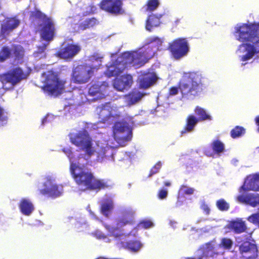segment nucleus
<instances>
[{"label": "nucleus", "mask_w": 259, "mask_h": 259, "mask_svg": "<svg viewBox=\"0 0 259 259\" xmlns=\"http://www.w3.org/2000/svg\"><path fill=\"white\" fill-rule=\"evenodd\" d=\"M154 42L156 43L154 47H158L161 45L162 40L157 36L150 37L147 39V45L143 48L122 53L107 67L105 72L106 75L108 77L117 76L129 66L136 68L144 66L155 54L153 50V46L149 45Z\"/></svg>", "instance_id": "1"}, {"label": "nucleus", "mask_w": 259, "mask_h": 259, "mask_svg": "<svg viewBox=\"0 0 259 259\" xmlns=\"http://www.w3.org/2000/svg\"><path fill=\"white\" fill-rule=\"evenodd\" d=\"M234 34L238 40L247 42L240 46L244 47L246 52L245 55L240 56L241 61L249 60L259 53V23H243L237 26Z\"/></svg>", "instance_id": "2"}, {"label": "nucleus", "mask_w": 259, "mask_h": 259, "mask_svg": "<svg viewBox=\"0 0 259 259\" xmlns=\"http://www.w3.org/2000/svg\"><path fill=\"white\" fill-rule=\"evenodd\" d=\"M202 75L197 72L185 73L178 84V87H172L168 91V96L178 94L180 90L183 98L188 99L199 95L203 91L204 84Z\"/></svg>", "instance_id": "3"}, {"label": "nucleus", "mask_w": 259, "mask_h": 259, "mask_svg": "<svg viewBox=\"0 0 259 259\" xmlns=\"http://www.w3.org/2000/svg\"><path fill=\"white\" fill-rule=\"evenodd\" d=\"M70 171L75 183L87 190L99 191L109 186L105 180L97 179L91 170L79 163H71Z\"/></svg>", "instance_id": "4"}, {"label": "nucleus", "mask_w": 259, "mask_h": 259, "mask_svg": "<svg viewBox=\"0 0 259 259\" xmlns=\"http://www.w3.org/2000/svg\"><path fill=\"white\" fill-rule=\"evenodd\" d=\"M41 75L44 78L41 89L45 93L57 97L63 93L66 80L60 76V72L51 69L42 73Z\"/></svg>", "instance_id": "5"}, {"label": "nucleus", "mask_w": 259, "mask_h": 259, "mask_svg": "<svg viewBox=\"0 0 259 259\" xmlns=\"http://www.w3.org/2000/svg\"><path fill=\"white\" fill-rule=\"evenodd\" d=\"M29 19L32 21L40 20L41 23L38 25V31L40 38L45 41H52L56 35L55 24L53 20L39 10L35 8L29 13Z\"/></svg>", "instance_id": "6"}, {"label": "nucleus", "mask_w": 259, "mask_h": 259, "mask_svg": "<svg viewBox=\"0 0 259 259\" xmlns=\"http://www.w3.org/2000/svg\"><path fill=\"white\" fill-rule=\"evenodd\" d=\"M71 142L79 148L80 150L85 152L84 154H79L78 160L82 158L88 161L94 154L95 150L93 146V140L88 131L83 130L70 137Z\"/></svg>", "instance_id": "7"}, {"label": "nucleus", "mask_w": 259, "mask_h": 259, "mask_svg": "<svg viewBox=\"0 0 259 259\" xmlns=\"http://www.w3.org/2000/svg\"><path fill=\"white\" fill-rule=\"evenodd\" d=\"M135 211L132 209H126L121 212V214L116 221V227L105 224L104 227L109 232V236L115 238L120 237L122 234L120 228L126 225H133L135 224Z\"/></svg>", "instance_id": "8"}, {"label": "nucleus", "mask_w": 259, "mask_h": 259, "mask_svg": "<svg viewBox=\"0 0 259 259\" xmlns=\"http://www.w3.org/2000/svg\"><path fill=\"white\" fill-rule=\"evenodd\" d=\"M98 67L87 64L78 65L74 68L71 73V80L75 83H87L97 71Z\"/></svg>", "instance_id": "9"}, {"label": "nucleus", "mask_w": 259, "mask_h": 259, "mask_svg": "<svg viewBox=\"0 0 259 259\" xmlns=\"http://www.w3.org/2000/svg\"><path fill=\"white\" fill-rule=\"evenodd\" d=\"M167 49L172 58L180 60L188 54L189 46L186 38H178L169 44Z\"/></svg>", "instance_id": "10"}, {"label": "nucleus", "mask_w": 259, "mask_h": 259, "mask_svg": "<svg viewBox=\"0 0 259 259\" xmlns=\"http://www.w3.org/2000/svg\"><path fill=\"white\" fill-rule=\"evenodd\" d=\"M45 181L42 184L43 188L38 190L41 195L55 198L61 196L63 193V187L57 185L55 179L51 176L45 177Z\"/></svg>", "instance_id": "11"}, {"label": "nucleus", "mask_w": 259, "mask_h": 259, "mask_svg": "<svg viewBox=\"0 0 259 259\" xmlns=\"http://www.w3.org/2000/svg\"><path fill=\"white\" fill-rule=\"evenodd\" d=\"M28 74L25 72L21 68L17 67L7 72L0 74V82L3 86L10 83L12 86L16 85L21 80L27 78Z\"/></svg>", "instance_id": "12"}, {"label": "nucleus", "mask_w": 259, "mask_h": 259, "mask_svg": "<svg viewBox=\"0 0 259 259\" xmlns=\"http://www.w3.org/2000/svg\"><path fill=\"white\" fill-rule=\"evenodd\" d=\"M113 136L118 143H125L132 139V132L124 123L117 122L113 126Z\"/></svg>", "instance_id": "13"}, {"label": "nucleus", "mask_w": 259, "mask_h": 259, "mask_svg": "<svg viewBox=\"0 0 259 259\" xmlns=\"http://www.w3.org/2000/svg\"><path fill=\"white\" fill-rule=\"evenodd\" d=\"M122 6V0H102L99 4L101 9L115 15L123 13Z\"/></svg>", "instance_id": "14"}, {"label": "nucleus", "mask_w": 259, "mask_h": 259, "mask_svg": "<svg viewBox=\"0 0 259 259\" xmlns=\"http://www.w3.org/2000/svg\"><path fill=\"white\" fill-rule=\"evenodd\" d=\"M81 50L80 47L75 44L68 43L65 47L60 48L56 54V56L61 59L70 60Z\"/></svg>", "instance_id": "15"}, {"label": "nucleus", "mask_w": 259, "mask_h": 259, "mask_svg": "<svg viewBox=\"0 0 259 259\" xmlns=\"http://www.w3.org/2000/svg\"><path fill=\"white\" fill-rule=\"evenodd\" d=\"M158 79V76L154 71H148L142 73L139 78V87L146 90L153 85Z\"/></svg>", "instance_id": "16"}, {"label": "nucleus", "mask_w": 259, "mask_h": 259, "mask_svg": "<svg viewBox=\"0 0 259 259\" xmlns=\"http://www.w3.org/2000/svg\"><path fill=\"white\" fill-rule=\"evenodd\" d=\"M259 191V172L247 176L243 185L240 188V192Z\"/></svg>", "instance_id": "17"}, {"label": "nucleus", "mask_w": 259, "mask_h": 259, "mask_svg": "<svg viewBox=\"0 0 259 259\" xmlns=\"http://www.w3.org/2000/svg\"><path fill=\"white\" fill-rule=\"evenodd\" d=\"M108 88V84L106 82L95 83L89 88L88 94L91 96H95L96 99H102L106 96Z\"/></svg>", "instance_id": "18"}, {"label": "nucleus", "mask_w": 259, "mask_h": 259, "mask_svg": "<svg viewBox=\"0 0 259 259\" xmlns=\"http://www.w3.org/2000/svg\"><path fill=\"white\" fill-rule=\"evenodd\" d=\"M133 82V77L130 74H124L115 78L113 82L114 88L118 91L123 92L131 88Z\"/></svg>", "instance_id": "19"}, {"label": "nucleus", "mask_w": 259, "mask_h": 259, "mask_svg": "<svg viewBox=\"0 0 259 259\" xmlns=\"http://www.w3.org/2000/svg\"><path fill=\"white\" fill-rule=\"evenodd\" d=\"M239 251L242 255L250 253L247 258H255L257 257V248L255 244L252 243L249 241L243 242L239 246Z\"/></svg>", "instance_id": "20"}, {"label": "nucleus", "mask_w": 259, "mask_h": 259, "mask_svg": "<svg viewBox=\"0 0 259 259\" xmlns=\"http://www.w3.org/2000/svg\"><path fill=\"white\" fill-rule=\"evenodd\" d=\"M20 21L16 18H9L2 25L1 33L4 35H8L13 30L16 28L20 24Z\"/></svg>", "instance_id": "21"}, {"label": "nucleus", "mask_w": 259, "mask_h": 259, "mask_svg": "<svg viewBox=\"0 0 259 259\" xmlns=\"http://www.w3.org/2000/svg\"><path fill=\"white\" fill-rule=\"evenodd\" d=\"M110 109V103H106L97 107L99 118L102 122L105 123L111 122Z\"/></svg>", "instance_id": "22"}, {"label": "nucleus", "mask_w": 259, "mask_h": 259, "mask_svg": "<svg viewBox=\"0 0 259 259\" xmlns=\"http://www.w3.org/2000/svg\"><path fill=\"white\" fill-rule=\"evenodd\" d=\"M120 247L133 252L138 251L141 248L142 243L137 240H130L121 241Z\"/></svg>", "instance_id": "23"}, {"label": "nucleus", "mask_w": 259, "mask_h": 259, "mask_svg": "<svg viewBox=\"0 0 259 259\" xmlns=\"http://www.w3.org/2000/svg\"><path fill=\"white\" fill-rule=\"evenodd\" d=\"M198 122L197 117L195 115L193 114L189 115L186 119V124L184 128L181 131V136L186 133L193 132Z\"/></svg>", "instance_id": "24"}, {"label": "nucleus", "mask_w": 259, "mask_h": 259, "mask_svg": "<svg viewBox=\"0 0 259 259\" xmlns=\"http://www.w3.org/2000/svg\"><path fill=\"white\" fill-rule=\"evenodd\" d=\"M229 228L236 234H240L244 232L247 229L245 222L241 219L231 221L229 224Z\"/></svg>", "instance_id": "25"}, {"label": "nucleus", "mask_w": 259, "mask_h": 259, "mask_svg": "<svg viewBox=\"0 0 259 259\" xmlns=\"http://www.w3.org/2000/svg\"><path fill=\"white\" fill-rule=\"evenodd\" d=\"M19 206L21 212L25 215H30L34 210L33 204L25 198L21 200Z\"/></svg>", "instance_id": "26"}, {"label": "nucleus", "mask_w": 259, "mask_h": 259, "mask_svg": "<svg viewBox=\"0 0 259 259\" xmlns=\"http://www.w3.org/2000/svg\"><path fill=\"white\" fill-rule=\"evenodd\" d=\"M162 16V15H157L153 14L150 15L146 21V29L151 31L153 27L158 26L161 23L160 19Z\"/></svg>", "instance_id": "27"}, {"label": "nucleus", "mask_w": 259, "mask_h": 259, "mask_svg": "<svg viewBox=\"0 0 259 259\" xmlns=\"http://www.w3.org/2000/svg\"><path fill=\"white\" fill-rule=\"evenodd\" d=\"M194 112L197 116V119L199 122L205 120H211L212 119L211 116L206 111L200 106H197L195 108Z\"/></svg>", "instance_id": "28"}, {"label": "nucleus", "mask_w": 259, "mask_h": 259, "mask_svg": "<svg viewBox=\"0 0 259 259\" xmlns=\"http://www.w3.org/2000/svg\"><path fill=\"white\" fill-rule=\"evenodd\" d=\"M110 119L111 122L120 117L122 114V112L121 109L123 108L122 106H117L116 105H112L110 103Z\"/></svg>", "instance_id": "29"}, {"label": "nucleus", "mask_w": 259, "mask_h": 259, "mask_svg": "<svg viewBox=\"0 0 259 259\" xmlns=\"http://www.w3.org/2000/svg\"><path fill=\"white\" fill-rule=\"evenodd\" d=\"M12 55V50L8 47L4 46L0 50V62H4L9 59Z\"/></svg>", "instance_id": "30"}, {"label": "nucleus", "mask_w": 259, "mask_h": 259, "mask_svg": "<svg viewBox=\"0 0 259 259\" xmlns=\"http://www.w3.org/2000/svg\"><path fill=\"white\" fill-rule=\"evenodd\" d=\"M144 94L139 91H132L128 95V101L130 104H135L139 101Z\"/></svg>", "instance_id": "31"}, {"label": "nucleus", "mask_w": 259, "mask_h": 259, "mask_svg": "<svg viewBox=\"0 0 259 259\" xmlns=\"http://www.w3.org/2000/svg\"><path fill=\"white\" fill-rule=\"evenodd\" d=\"M248 205L252 207H257L259 211V194L249 193Z\"/></svg>", "instance_id": "32"}, {"label": "nucleus", "mask_w": 259, "mask_h": 259, "mask_svg": "<svg viewBox=\"0 0 259 259\" xmlns=\"http://www.w3.org/2000/svg\"><path fill=\"white\" fill-rule=\"evenodd\" d=\"M245 129L241 126H235L230 132L231 137L233 139L239 138L244 135Z\"/></svg>", "instance_id": "33"}, {"label": "nucleus", "mask_w": 259, "mask_h": 259, "mask_svg": "<svg viewBox=\"0 0 259 259\" xmlns=\"http://www.w3.org/2000/svg\"><path fill=\"white\" fill-rule=\"evenodd\" d=\"M15 57V60H20L22 59L24 56V51L22 47L18 45H14L12 50V55Z\"/></svg>", "instance_id": "34"}, {"label": "nucleus", "mask_w": 259, "mask_h": 259, "mask_svg": "<svg viewBox=\"0 0 259 259\" xmlns=\"http://www.w3.org/2000/svg\"><path fill=\"white\" fill-rule=\"evenodd\" d=\"M97 20L95 18H92L91 19L85 20L83 22L81 23L79 25V28L80 29L83 30L94 26L97 24Z\"/></svg>", "instance_id": "35"}, {"label": "nucleus", "mask_w": 259, "mask_h": 259, "mask_svg": "<svg viewBox=\"0 0 259 259\" xmlns=\"http://www.w3.org/2000/svg\"><path fill=\"white\" fill-rule=\"evenodd\" d=\"M110 149V147H101L97 151V160L99 161H102L108 155V151Z\"/></svg>", "instance_id": "36"}, {"label": "nucleus", "mask_w": 259, "mask_h": 259, "mask_svg": "<svg viewBox=\"0 0 259 259\" xmlns=\"http://www.w3.org/2000/svg\"><path fill=\"white\" fill-rule=\"evenodd\" d=\"M113 207V202L111 201L105 202L101 204V212L105 216L108 217Z\"/></svg>", "instance_id": "37"}, {"label": "nucleus", "mask_w": 259, "mask_h": 259, "mask_svg": "<svg viewBox=\"0 0 259 259\" xmlns=\"http://www.w3.org/2000/svg\"><path fill=\"white\" fill-rule=\"evenodd\" d=\"M212 148L216 153H222L224 151V145L220 140H216L212 143Z\"/></svg>", "instance_id": "38"}, {"label": "nucleus", "mask_w": 259, "mask_h": 259, "mask_svg": "<svg viewBox=\"0 0 259 259\" xmlns=\"http://www.w3.org/2000/svg\"><path fill=\"white\" fill-rule=\"evenodd\" d=\"M216 206L221 211H227L230 208L229 204L224 199H220L217 201Z\"/></svg>", "instance_id": "39"}, {"label": "nucleus", "mask_w": 259, "mask_h": 259, "mask_svg": "<svg viewBox=\"0 0 259 259\" xmlns=\"http://www.w3.org/2000/svg\"><path fill=\"white\" fill-rule=\"evenodd\" d=\"M233 241L228 238H223L221 239L219 246L225 249L230 250L233 246Z\"/></svg>", "instance_id": "40"}, {"label": "nucleus", "mask_w": 259, "mask_h": 259, "mask_svg": "<svg viewBox=\"0 0 259 259\" xmlns=\"http://www.w3.org/2000/svg\"><path fill=\"white\" fill-rule=\"evenodd\" d=\"M8 113L5 109L0 106V127L7 124L8 122Z\"/></svg>", "instance_id": "41"}, {"label": "nucleus", "mask_w": 259, "mask_h": 259, "mask_svg": "<svg viewBox=\"0 0 259 259\" xmlns=\"http://www.w3.org/2000/svg\"><path fill=\"white\" fill-rule=\"evenodd\" d=\"M154 224L149 220H144L140 221L137 225L138 229H147L153 227Z\"/></svg>", "instance_id": "42"}, {"label": "nucleus", "mask_w": 259, "mask_h": 259, "mask_svg": "<svg viewBox=\"0 0 259 259\" xmlns=\"http://www.w3.org/2000/svg\"><path fill=\"white\" fill-rule=\"evenodd\" d=\"M159 5L158 0H148L147 3V10L153 11L155 10Z\"/></svg>", "instance_id": "43"}, {"label": "nucleus", "mask_w": 259, "mask_h": 259, "mask_svg": "<svg viewBox=\"0 0 259 259\" xmlns=\"http://www.w3.org/2000/svg\"><path fill=\"white\" fill-rule=\"evenodd\" d=\"M162 166L160 161L157 162L150 170L148 177H151L153 175L158 173Z\"/></svg>", "instance_id": "44"}, {"label": "nucleus", "mask_w": 259, "mask_h": 259, "mask_svg": "<svg viewBox=\"0 0 259 259\" xmlns=\"http://www.w3.org/2000/svg\"><path fill=\"white\" fill-rule=\"evenodd\" d=\"M249 193L246 195H239L236 197V200L239 203L248 205Z\"/></svg>", "instance_id": "45"}, {"label": "nucleus", "mask_w": 259, "mask_h": 259, "mask_svg": "<svg viewBox=\"0 0 259 259\" xmlns=\"http://www.w3.org/2000/svg\"><path fill=\"white\" fill-rule=\"evenodd\" d=\"M247 220L249 222L259 225V213H254L248 217Z\"/></svg>", "instance_id": "46"}, {"label": "nucleus", "mask_w": 259, "mask_h": 259, "mask_svg": "<svg viewBox=\"0 0 259 259\" xmlns=\"http://www.w3.org/2000/svg\"><path fill=\"white\" fill-rule=\"evenodd\" d=\"M180 190L184 194L191 195L194 193V190L192 188L187 187L186 186L182 185L180 187Z\"/></svg>", "instance_id": "47"}, {"label": "nucleus", "mask_w": 259, "mask_h": 259, "mask_svg": "<svg viewBox=\"0 0 259 259\" xmlns=\"http://www.w3.org/2000/svg\"><path fill=\"white\" fill-rule=\"evenodd\" d=\"M168 194V192L165 189H160L157 193V196L160 199H165Z\"/></svg>", "instance_id": "48"}, {"label": "nucleus", "mask_w": 259, "mask_h": 259, "mask_svg": "<svg viewBox=\"0 0 259 259\" xmlns=\"http://www.w3.org/2000/svg\"><path fill=\"white\" fill-rule=\"evenodd\" d=\"M200 208L203 211L205 214L208 215L210 213V208L208 205L205 202H203L201 204Z\"/></svg>", "instance_id": "49"}, {"label": "nucleus", "mask_w": 259, "mask_h": 259, "mask_svg": "<svg viewBox=\"0 0 259 259\" xmlns=\"http://www.w3.org/2000/svg\"><path fill=\"white\" fill-rule=\"evenodd\" d=\"M47 47V44H44L41 46L37 47V53L41 54L45 52Z\"/></svg>", "instance_id": "50"}, {"label": "nucleus", "mask_w": 259, "mask_h": 259, "mask_svg": "<svg viewBox=\"0 0 259 259\" xmlns=\"http://www.w3.org/2000/svg\"><path fill=\"white\" fill-rule=\"evenodd\" d=\"M95 235L96 236V237L98 239H105L106 238V235L102 232L100 231H96L95 232Z\"/></svg>", "instance_id": "51"}, {"label": "nucleus", "mask_w": 259, "mask_h": 259, "mask_svg": "<svg viewBox=\"0 0 259 259\" xmlns=\"http://www.w3.org/2000/svg\"><path fill=\"white\" fill-rule=\"evenodd\" d=\"M255 121L256 125L258 126L257 131L259 133V115L255 117Z\"/></svg>", "instance_id": "52"}, {"label": "nucleus", "mask_w": 259, "mask_h": 259, "mask_svg": "<svg viewBox=\"0 0 259 259\" xmlns=\"http://www.w3.org/2000/svg\"><path fill=\"white\" fill-rule=\"evenodd\" d=\"M164 185L166 187H169L171 185V183L168 181L165 182L164 183Z\"/></svg>", "instance_id": "53"}, {"label": "nucleus", "mask_w": 259, "mask_h": 259, "mask_svg": "<svg viewBox=\"0 0 259 259\" xmlns=\"http://www.w3.org/2000/svg\"><path fill=\"white\" fill-rule=\"evenodd\" d=\"M187 259H196V258L194 257H188Z\"/></svg>", "instance_id": "54"}, {"label": "nucleus", "mask_w": 259, "mask_h": 259, "mask_svg": "<svg viewBox=\"0 0 259 259\" xmlns=\"http://www.w3.org/2000/svg\"><path fill=\"white\" fill-rule=\"evenodd\" d=\"M177 205H180V204L179 203V202H177Z\"/></svg>", "instance_id": "55"}, {"label": "nucleus", "mask_w": 259, "mask_h": 259, "mask_svg": "<svg viewBox=\"0 0 259 259\" xmlns=\"http://www.w3.org/2000/svg\"><path fill=\"white\" fill-rule=\"evenodd\" d=\"M198 259H202L201 257H199Z\"/></svg>", "instance_id": "56"}]
</instances>
